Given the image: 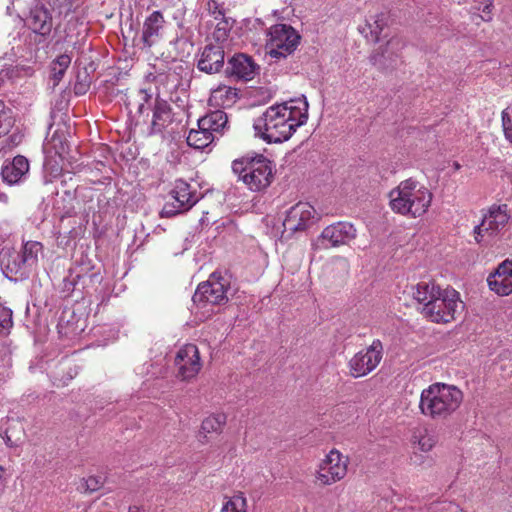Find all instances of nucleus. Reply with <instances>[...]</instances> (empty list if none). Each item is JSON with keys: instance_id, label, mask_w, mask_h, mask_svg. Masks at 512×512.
Masks as SVG:
<instances>
[{"instance_id": "15", "label": "nucleus", "mask_w": 512, "mask_h": 512, "mask_svg": "<svg viewBox=\"0 0 512 512\" xmlns=\"http://www.w3.org/2000/svg\"><path fill=\"white\" fill-rule=\"evenodd\" d=\"M0 265L4 275L13 281L26 279L32 272L15 249L6 248L0 252Z\"/></svg>"}, {"instance_id": "38", "label": "nucleus", "mask_w": 512, "mask_h": 512, "mask_svg": "<svg viewBox=\"0 0 512 512\" xmlns=\"http://www.w3.org/2000/svg\"><path fill=\"white\" fill-rule=\"evenodd\" d=\"M12 325V310L0 304V333L9 330Z\"/></svg>"}, {"instance_id": "4", "label": "nucleus", "mask_w": 512, "mask_h": 512, "mask_svg": "<svg viewBox=\"0 0 512 512\" xmlns=\"http://www.w3.org/2000/svg\"><path fill=\"white\" fill-rule=\"evenodd\" d=\"M232 171L251 191L256 192L268 188L274 177L273 163L263 155L234 160Z\"/></svg>"}, {"instance_id": "7", "label": "nucleus", "mask_w": 512, "mask_h": 512, "mask_svg": "<svg viewBox=\"0 0 512 512\" xmlns=\"http://www.w3.org/2000/svg\"><path fill=\"white\" fill-rule=\"evenodd\" d=\"M299 40V34L290 25H273L268 32V53L275 59L285 58L297 48Z\"/></svg>"}, {"instance_id": "51", "label": "nucleus", "mask_w": 512, "mask_h": 512, "mask_svg": "<svg viewBox=\"0 0 512 512\" xmlns=\"http://www.w3.org/2000/svg\"><path fill=\"white\" fill-rule=\"evenodd\" d=\"M76 277H77L78 279H80L81 277H84V275L77 274V275H76Z\"/></svg>"}, {"instance_id": "40", "label": "nucleus", "mask_w": 512, "mask_h": 512, "mask_svg": "<svg viewBox=\"0 0 512 512\" xmlns=\"http://www.w3.org/2000/svg\"><path fill=\"white\" fill-rule=\"evenodd\" d=\"M207 9L215 20L225 17L223 6L217 0H209L207 3Z\"/></svg>"}, {"instance_id": "11", "label": "nucleus", "mask_w": 512, "mask_h": 512, "mask_svg": "<svg viewBox=\"0 0 512 512\" xmlns=\"http://www.w3.org/2000/svg\"><path fill=\"white\" fill-rule=\"evenodd\" d=\"M317 219V212L311 204L299 202L287 211L283 221L284 230L290 233L304 231Z\"/></svg>"}, {"instance_id": "23", "label": "nucleus", "mask_w": 512, "mask_h": 512, "mask_svg": "<svg viewBox=\"0 0 512 512\" xmlns=\"http://www.w3.org/2000/svg\"><path fill=\"white\" fill-rule=\"evenodd\" d=\"M163 23L164 18L160 11L152 12L145 19L142 31V40L145 46L151 47L155 43Z\"/></svg>"}, {"instance_id": "34", "label": "nucleus", "mask_w": 512, "mask_h": 512, "mask_svg": "<svg viewBox=\"0 0 512 512\" xmlns=\"http://www.w3.org/2000/svg\"><path fill=\"white\" fill-rule=\"evenodd\" d=\"M11 113V110L6 107L4 101L0 100V137L6 134L12 127Z\"/></svg>"}, {"instance_id": "48", "label": "nucleus", "mask_w": 512, "mask_h": 512, "mask_svg": "<svg viewBox=\"0 0 512 512\" xmlns=\"http://www.w3.org/2000/svg\"><path fill=\"white\" fill-rule=\"evenodd\" d=\"M128 512H140V509L138 507H130Z\"/></svg>"}, {"instance_id": "39", "label": "nucleus", "mask_w": 512, "mask_h": 512, "mask_svg": "<svg viewBox=\"0 0 512 512\" xmlns=\"http://www.w3.org/2000/svg\"><path fill=\"white\" fill-rule=\"evenodd\" d=\"M502 123L505 137L512 144V108L511 111L507 108L502 112Z\"/></svg>"}, {"instance_id": "45", "label": "nucleus", "mask_w": 512, "mask_h": 512, "mask_svg": "<svg viewBox=\"0 0 512 512\" xmlns=\"http://www.w3.org/2000/svg\"><path fill=\"white\" fill-rule=\"evenodd\" d=\"M493 4L491 1H488L484 7L482 8L483 16H479L483 21H490L492 19L491 17V11H492Z\"/></svg>"}, {"instance_id": "9", "label": "nucleus", "mask_w": 512, "mask_h": 512, "mask_svg": "<svg viewBox=\"0 0 512 512\" xmlns=\"http://www.w3.org/2000/svg\"><path fill=\"white\" fill-rule=\"evenodd\" d=\"M383 350L382 342L375 339L367 348L357 352L348 362L350 375L360 378L375 370L383 358Z\"/></svg>"}, {"instance_id": "49", "label": "nucleus", "mask_w": 512, "mask_h": 512, "mask_svg": "<svg viewBox=\"0 0 512 512\" xmlns=\"http://www.w3.org/2000/svg\"><path fill=\"white\" fill-rule=\"evenodd\" d=\"M88 276H89L90 278H94V277H96V276H97V273H91V274H89Z\"/></svg>"}, {"instance_id": "5", "label": "nucleus", "mask_w": 512, "mask_h": 512, "mask_svg": "<svg viewBox=\"0 0 512 512\" xmlns=\"http://www.w3.org/2000/svg\"><path fill=\"white\" fill-rule=\"evenodd\" d=\"M511 218L509 206L505 203H494L483 210L481 222L473 229L476 242H483L485 237L491 240L501 239L508 231Z\"/></svg>"}, {"instance_id": "22", "label": "nucleus", "mask_w": 512, "mask_h": 512, "mask_svg": "<svg viewBox=\"0 0 512 512\" xmlns=\"http://www.w3.org/2000/svg\"><path fill=\"white\" fill-rule=\"evenodd\" d=\"M227 123V115L222 110L212 111L198 120V124L202 125V130L206 129L211 132L214 139L223 135Z\"/></svg>"}, {"instance_id": "30", "label": "nucleus", "mask_w": 512, "mask_h": 512, "mask_svg": "<svg viewBox=\"0 0 512 512\" xmlns=\"http://www.w3.org/2000/svg\"><path fill=\"white\" fill-rule=\"evenodd\" d=\"M42 251L43 245L40 242L27 241L22 245V248L18 253L33 271L37 266L39 255L42 254Z\"/></svg>"}, {"instance_id": "36", "label": "nucleus", "mask_w": 512, "mask_h": 512, "mask_svg": "<svg viewBox=\"0 0 512 512\" xmlns=\"http://www.w3.org/2000/svg\"><path fill=\"white\" fill-rule=\"evenodd\" d=\"M23 68L18 66H5L0 70V86H3L9 82H13L19 77L20 72Z\"/></svg>"}, {"instance_id": "42", "label": "nucleus", "mask_w": 512, "mask_h": 512, "mask_svg": "<svg viewBox=\"0 0 512 512\" xmlns=\"http://www.w3.org/2000/svg\"><path fill=\"white\" fill-rule=\"evenodd\" d=\"M387 48L385 50H383L381 53H375L373 55L370 56L369 60H370V63L376 67H378V69H381V70H384L387 68V66L385 65L384 63V59H385V54L387 53Z\"/></svg>"}, {"instance_id": "50", "label": "nucleus", "mask_w": 512, "mask_h": 512, "mask_svg": "<svg viewBox=\"0 0 512 512\" xmlns=\"http://www.w3.org/2000/svg\"><path fill=\"white\" fill-rule=\"evenodd\" d=\"M156 79H157V81H161V80H162V75H158V76L156 77Z\"/></svg>"}, {"instance_id": "14", "label": "nucleus", "mask_w": 512, "mask_h": 512, "mask_svg": "<svg viewBox=\"0 0 512 512\" xmlns=\"http://www.w3.org/2000/svg\"><path fill=\"white\" fill-rule=\"evenodd\" d=\"M175 365L182 380L194 378L201 370L199 350L194 344H186L176 354Z\"/></svg>"}, {"instance_id": "24", "label": "nucleus", "mask_w": 512, "mask_h": 512, "mask_svg": "<svg viewBox=\"0 0 512 512\" xmlns=\"http://www.w3.org/2000/svg\"><path fill=\"white\" fill-rule=\"evenodd\" d=\"M440 290L441 287L435 282H420L411 286V295L421 305L420 308H426L433 302Z\"/></svg>"}, {"instance_id": "16", "label": "nucleus", "mask_w": 512, "mask_h": 512, "mask_svg": "<svg viewBox=\"0 0 512 512\" xmlns=\"http://www.w3.org/2000/svg\"><path fill=\"white\" fill-rule=\"evenodd\" d=\"M489 289L498 296L512 294V260L501 262L487 277Z\"/></svg>"}, {"instance_id": "28", "label": "nucleus", "mask_w": 512, "mask_h": 512, "mask_svg": "<svg viewBox=\"0 0 512 512\" xmlns=\"http://www.w3.org/2000/svg\"><path fill=\"white\" fill-rule=\"evenodd\" d=\"M386 25V15L384 13L376 14L366 20V24L362 32H366V37H370L372 41L378 42Z\"/></svg>"}, {"instance_id": "29", "label": "nucleus", "mask_w": 512, "mask_h": 512, "mask_svg": "<svg viewBox=\"0 0 512 512\" xmlns=\"http://www.w3.org/2000/svg\"><path fill=\"white\" fill-rule=\"evenodd\" d=\"M198 129H191L186 141L187 144L195 149L202 150L209 146L215 139L208 130H202V125L198 124Z\"/></svg>"}, {"instance_id": "20", "label": "nucleus", "mask_w": 512, "mask_h": 512, "mask_svg": "<svg viewBox=\"0 0 512 512\" xmlns=\"http://www.w3.org/2000/svg\"><path fill=\"white\" fill-rule=\"evenodd\" d=\"M29 172V162L24 156L18 155L2 167L3 181L9 185L20 183Z\"/></svg>"}, {"instance_id": "19", "label": "nucleus", "mask_w": 512, "mask_h": 512, "mask_svg": "<svg viewBox=\"0 0 512 512\" xmlns=\"http://www.w3.org/2000/svg\"><path fill=\"white\" fill-rule=\"evenodd\" d=\"M228 65L230 74L244 81L252 80L259 69L250 56L241 53L234 55Z\"/></svg>"}, {"instance_id": "27", "label": "nucleus", "mask_w": 512, "mask_h": 512, "mask_svg": "<svg viewBox=\"0 0 512 512\" xmlns=\"http://www.w3.org/2000/svg\"><path fill=\"white\" fill-rule=\"evenodd\" d=\"M29 27L34 33L47 35L52 28V20L47 10L35 9L29 18Z\"/></svg>"}, {"instance_id": "1", "label": "nucleus", "mask_w": 512, "mask_h": 512, "mask_svg": "<svg viewBox=\"0 0 512 512\" xmlns=\"http://www.w3.org/2000/svg\"><path fill=\"white\" fill-rule=\"evenodd\" d=\"M308 120V102L304 96L269 106L253 121L255 135L266 143H283Z\"/></svg>"}, {"instance_id": "2", "label": "nucleus", "mask_w": 512, "mask_h": 512, "mask_svg": "<svg viewBox=\"0 0 512 512\" xmlns=\"http://www.w3.org/2000/svg\"><path fill=\"white\" fill-rule=\"evenodd\" d=\"M432 200V192L424 184L412 178L401 181L389 192L391 210L411 218L426 214Z\"/></svg>"}, {"instance_id": "33", "label": "nucleus", "mask_w": 512, "mask_h": 512, "mask_svg": "<svg viewBox=\"0 0 512 512\" xmlns=\"http://www.w3.org/2000/svg\"><path fill=\"white\" fill-rule=\"evenodd\" d=\"M71 63V57L67 54H62L58 56L52 63H51V73L52 77L55 81V84H57L64 76L65 71L69 67Z\"/></svg>"}, {"instance_id": "18", "label": "nucleus", "mask_w": 512, "mask_h": 512, "mask_svg": "<svg viewBox=\"0 0 512 512\" xmlns=\"http://www.w3.org/2000/svg\"><path fill=\"white\" fill-rule=\"evenodd\" d=\"M224 48L220 44L206 45L198 59L197 67L207 74L219 72L224 65Z\"/></svg>"}, {"instance_id": "35", "label": "nucleus", "mask_w": 512, "mask_h": 512, "mask_svg": "<svg viewBox=\"0 0 512 512\" xmlns=\"http://www.w3.org/2000/svg\"><path fill=\"white\" fill-rule=\"evenodd\" d=\"M219 22L216 24V28L213 32V37L217 42H223L227 39L228 33L231 30V23L227 18H221L218 20Z\"/></svg>"}, {"instance_id": "10", "label": "nucleus", "mask_w": 512, "mask_h": 512, "mask_svg": "<svg viewBox=\"0 0 512 512\" xmlns=\"http://www.w3.org/2000/svg\"><path fill=\"white\" fill-rule=\"evenodd\" d=\"M172 201L166 202L161 210L162 217H173L190 210L198 201L196 190H192L188 182L177 179L170 192Z\"/></svg>"}, {"instance_id": "17", "label": "nucleus", "mask_w": 512, "mask_h": 512, "mask_svg": "<svg viewBox=\"0 0 512 512\" xmlns=\"http://www.w3.org/2000/svg\"><path fill=\"white\" fill-rule=\"evenodd\" d=\"M171 105L164 99L157 97L152 108V119L148 127V135H162L173 123Z\"/></svg>"}, {"instance_id": "13", "label": "nucleus", "mask_w": 512, "mask_h": 512, "mask_svg": "<svg viewBox=\"0 0 512 512\" xmlns=\"http://www.w3.org/2000/svg\"><path fill=\"white\" fill-rule=\"evenodd\" d=\"M214 276L212 274L208 281L198 285L192 297L194 304L205 307L208 304L221 305L227 302L226 284L218 279L214 280Z\"/></svg>"}, {"instance_id": "37", "label": "nucleus", "mask_w": 512, "mask_h": 512, "mask_svg": "<svg viewBox=\"0 0 512 512\" xmlns=\"http://www.w3.org/2000/svg\"><path fill=\"white\" fill-rule=\"evenodd\" d=\"M104 484V479L101 476H89L87 479H83L81 489L84 492H95L99 490Z\"/></svg>"}, {"instance_id": "47", "label": "nucleus", "mask_w": 512, "mask_h": 512, "mask_svg": "<svg viewBox=\"0 0 512 512\" xmlns=\"http://www.w3.org/2000/svg\"><path fill=\"white\" fill-rule=\"evenodd\" d=\"M394 44L399 45V41H398V40H395V39H391V40L387 43V47H388V46H393Z\"/></svg>"}, {"instance_id": "12", "label": "nucleus", "mask_w": 512, "mask_h": 512, "mask_svg": "<svg viewBox=\"0 0 512 512\" xmlns=\"http://www.w3.org/2000/svg\"><path fill=\"white\" fill-rule=\"evenodd\" d=\"M357 230L349 222H337L323 229L318 238L317 245L320 248L338 247L355 239Z\"/></svg>"}, {"instance_id": "41", "label": "nucleus", "mask_w": 512, "mask_h": 512, "mask_svg": "<svg viewBox=\"0 0 512 512\" xmlns=\"http://www.w3.org/2000/svg\"><path fill=\"white\" fill-rule=\"evenodd\" d=\"M78 373V369L76 366L69 367L67 371V375L65 377H59L58 375H54V384L57 386H65L68 384L70 380H72Z\"/></svg>"}, {"instance_id": "6", "label": "nucleus", "mask_w": 512, "mask_h": 512, "mask_svg": "<svg viewBox=\"0 0 512 512\" xmlns=\"http://www.w3.org/2000/svg\"><path fill=\"white\" fill-rule=\"evenodd\" d=\"M463 309L464 303L459 292L450 287L441 288L429 306L419 308L424 318L437 324H447L454 321Z\"/></svg>"}, {"instance_id": "43", "label": "nucleus", "mask_w": 512, "mask_h": 512, "mask_svg": "<svg viewBox=\"0 0 512 512\" xmlns=\"http://www.w3.org/2000/svg\"><path fill=\"white\" fill-rule=\"evenodd\" d=\"M138 97L141 102L138 105L137 111L139 114H143L145 111V104H147L151 101L152 95L146 89H140L138 91Z\"/></svg>"}, {"instance_id": "25", "label": "nucleus", "mask_w": 512, "mask_h": 512, "mask_svg": "<svg viewBox=\"0 0 512 512\" xmlns=\"http://www.w3.org/2000/svg\"><path fill=\"white\" fill-rule=\"evenodd\" d=\"M238 100L236 88L226 85H220L211 91L210 101L218 107H232Z\"/></svg>"}, {"instance_id": "3", "label": "nucleus", "mask_w": 512, "mask_h": 512, "mask_svg": "<svg viewBox=\"0 0 512 512\" xmlns=\"http://www.w3.org/2000/svg\"><path fill=\"white\" fill-rule=\"evenodd\" d=\"M462 391L454 385L434 383L420 395V412L433 420H443L452 415L461 405Z\"/></svg>"}, {"instance_id": "32", "label": "nucleus", "mask_w": 512, "mask_h": 512, "mask_svg": "<svg viewBox=\"0 0 512 512\" xmlns=\"http://www.w3.org/2000/svg\"><path fill=\"white\" fill-rule=\"evenodd\" d=\"M247 499L243 493L239 492L224 502L221 512H248Z\"/></svg>"}, {"instance_id": "31", "label": "nucleus", "mask_w": 512, "mask_h": 512, "mask_svg": "<svg viewBox=\"0 0 512 512\" xmlns=\"http://www.w3.org/2000/svg\"><path fill=\"white\" fill-rule=\"evenodd\" d=\"M226 420L227 417L223 413L213 414L206 417L201 424L200 434L206 438L208 434L221 433L226 424Z\"/></svg>"}, {"instance_id": "44", "label": "nucleus", "mask_w": 512, "mask_h": 512, "mask_svg": "<svg viewBox=\"0 0 512 512\" xmlns=\"http://www.w3.org/2000/svg\"><path fill=\"white\" fill-rule=\"evenodd\" d=\"M428 456L424 455V453L418 451L417 449H413V452L410 455V462L415 466L424 465L428 461Z\"/></svg>"}, {"instance_id": "8", "label": "nucleus", "mask_w": 512, "mask_h": 512, "mask_svg": "<svg viewBox=\"0 0 512 512\" xmlns=\"http://www.w3.org/2000/svg\"><path fill=\"white\" fill-rule=\"evenodd\" d=\"M349 459L339 450L332 449L320 462L315 479L324 486L341 481L347 474Z\"/></svg>"}, {"instance_id": "26", "label": "nucleus", "mask_w": 512, "mask_h": 512, "mask_svg": "<svg viewBox=\"0 0 512 512\" xmlns=\"http://www.w3.org/2000/svg\"><path fill=\"white\" fill-rule=\"evenodd\" d=\"M0 436L7 446L16 447L22 441L23 427L19 421L8 419L0 426Z\"/></svg>"}, {"instance_id": "21", "label": "nucleus", "mask_w": 512, "mask_h": 512, "mask_svg": "<svg viewBox=\"0 0 512 512\" xmlns=\"http://www.w3.org/2000/svg\"><path fill=\"white\" fill-rule=\"evenodd\" d=\"M435 432L426 425H419L412 429L410 443L413 449L422 453L430 452L437 444Z\"/></svg>"}, {"instance_id": "46", "label": "nucleus", "mask_w": 512, "mask_h": 512, "mask_svg": "<svg viewBox=\"0 0 512 512\" xmlns=\"http://www.w3.org/2000/svg\"><path fill=\"white\" fill-rule=\"evenodd\" d=\"M3 487H4V470L0 466V492L2 491Z\"/></svg>"}]
</instances>
